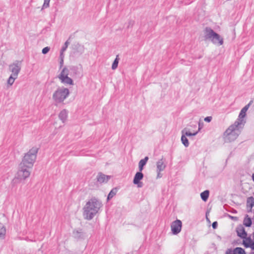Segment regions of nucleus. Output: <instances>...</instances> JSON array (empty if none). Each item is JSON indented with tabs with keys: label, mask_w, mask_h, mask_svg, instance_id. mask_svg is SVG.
<instances>
[{
	"label": "nucleus",
	"mask_w": 254,
	"mask_h": 254,
	"mask_svg": "<svg viewBox=\"0 0 254 254\" xmlns=\"http://www.w3.org/2000/svg\"><path fill=\"white\" fill-rule=\"evenodd\" d=\"M212 120V117H207L206 118H205L204 119V121L207 122H210Z\"/></svg>",
	"instance_id": "2f4dec72"
},
{
	"label": "nucleus",
	"mask_w": 254,
	"mask_h": 254,
	"mask_svg": "<svg viewBox=\"0 0 254 254\" xmlns=\"http://www.w3.org/2000/svg\"><path fill=\"white\" fill-rule=\"evenodd\" d=\"M101 201L94 197L89 199L83 207V216L87 220H91L102 207Z\"/></svg>",
	"instance_id": "f03ea898"
},
{
	"label": "nucleus",
	"mask_w": 254,
	"mask_h": 254,
	"mask_svg": "<svg viewBox=\"0 0 254 254\" xmlns=\"http://www.w3.org/2000/svg\"><path fill=\"white\" fill-rule=\"evenodd\" d=\"M181 140L182 141V143L184 144V145L185 146H186V147L188 146L189 143L188 139L187 138V137H186V136L185 135H184V134L182 135V137H181Z\"/></svg>",
	"instance_id": "b1692460"
},
{
	"label": "nucleus",
	"mask_w": 254,
	"mask_h": 254,
	"mask_svg": "<svg viewBox=\"0 0 254 254\" xmlns=\"http://www.w3.org/2000/svg\"><path fill=\"white\" fill-rule=\"evenodd\" d=\"M238 125L230 126L224 133V137L226 142H230L235 140L240 132Z\"/></svg>",
	"instance_id": "7ed1b4c3"
},
{
	"label": "nucleus",
	"mask_w": 254,
	"mask_h": 254,
	"mask_svg": "<svg viewBox=\"0 0 254 254\" xmlns=\"http://www.w3.org/2000/svg\"><path fill=\"white\" fill-rule=\"evenodd\" d=\"M237 235L242 239H245L247 240V233L244 227L242 225H239L236 228Z\"/></svg>",
	"instance_id": "6e6552de"
},
{
	"label": "nucleus",
	"mask_w": 254,
	"mask_h": 254,
	"mask_svg": "<svg viewBox=\"0 0 254 254\" xmlns=\"http://www.w3.org/2000/svg\"><path fill=\"white\" fill-rule=\"evenodd\" d=\"M68 71L67 69L64 68L60 74L59 78L62 83L66 84L72 85L73 81L68 76Z\"/></svg>",
	"instance_id": "423d86ee"
},
{
	"label": "nucleus",
	"mask_w": 254,
	"mask_h": 254,
	"mask_svg": "<svg viewBox=\"0 0 254 254\" xmlns=\"http://www.w3.org/2000/svg\"><path fill=\"white\" fill-rule=\"evenodd\" d=\"M252 222L251 218L249 217L248 215H246L243 221V224L246 227H250L252 225Z\"/></svg>",
	"instance_id": "dca6fc26"
},
{
	"label": "nucleus",
	"mask_w": 254,
	"mask_h": 254,
	"mask_svg": "<svg viewBox=\"0 0 254 254\" xmlns=\"http://www.w3.org/2000/svg\"><path fill=\"white\" fill-rule=\"evenodd\" d=\"M252 176L253 180L254 182V176Z\"/></svg>",
	"instance_id": "f704fd0d"
},
{
	"label": "nucleus",
	"mask_w": 254,
	"mask_h": 254,
	"mask_svg": "<svg viewBox=\"0 0 254 254\" xmlns=\"http://www.w3.org/2000/svg\"><path fill=\"white\" fill-rule=\"evenodd\" d=\"M17 77H15L14 76H13V75H11L9 78H8V81H7V83L9 85H11L14 81V80Z\"/></svg>",
	"instance_id": "393cba45"
},
{
	"label": "nucleus",
	"mask_w": 254,
	"mask_h": 254,
	"mask_svg": "<svg viewBox=\"0 0 254 254\" xmlns=\"http://www.w3.org/2000/svg\"><path fill=\"white\" fill-rule=\"evenodd\" d=\"M144 176H134L133 181L134 184L136 185L138 188H142L143 184L140 181L143 179Z\"/></svg>",
	"instance_id": "1a4fd4ad"
},
{
	"label": "nucleus",
	"mask_w": 254,
	"mask_h": 254,
	"mask_svg": "<svg viewBox=\"0 0 254 254\" xmlns=\"http://www.w3.org/2000/svg\"><path fill=\"white\" fill-rule=\"evenodd\" d=\"M233 252L235 254H246L245 250L242 248L237 247L235 248Z\"/></svg>",
	"instance_id": "5701e85b"
},
{
	"label": "nucleus",
	"mask_w": 254,
	"mask_h": 254,
	"mask_svg": "<svg viewBox=\"0 0 254 254\" xmlns=\"http://www.w3.org/2000/svg\"><path fill=\"white\" fill-rule=\"evenodd\" d=\"M254 206V198L253 196L249 197L247 199V207L250 209L248 212H252V208Z\"/></svg>",
	"instance_id": "f8f14e48"
},
{
	"label": "nucleus",
	"mask_w": 254,
	"mask_h": 254,
	"mask_svg": "<svg viewBox=\"0 0 254 254\" xmlns=\"http://www.w3.org/2000/svg\"><path fill=\"white\" fill-rule=\"evenodd\" d=\"M69 91L66 88L58 89L53 94V98L57 103H61L68 96Z\"/></svg>",
	"instance_id": "39448f33"
},
{
	"label": "nucleus",
	"mask_w": 254,
	"mask_h": 254,
	"mask_svg": "<svg viewBox=\"0 0 254 254\" xmlns=\"http://www.w3.org/2000/svg\"><path fill=\"white\" fill-rule=\"evenodd\" d=\"M118 56H117V58L115 60V61L112 64V68L113 69H115L118 66V63H119V60L118 59Z\"/></svg>",
	"instance_id": "a878e982"
},
{
	"label": "nucleus",
	"mask_w": 254,
	"mask_h": 254,
	"mask_svg": "<svg viewBox=\"0 0 254 254\" xmlns=\"http://www.w3.org/2000/svg\"><path fill=\"white\" fill-rule=\"evenodd\" d=\"M6 233L5 228L4 225L0 222V238L4 237Z\"/></svg>",
	"instance_id": "4be33fe9"
},
{
	"label": "nucleus",
	"mask_w": 254,
	"mask_h": 254,
	"mask_svg": "<svg viewBox=\"0 0 254 254\" xmlns=\"http://www.w3.org/2000/svg\"><path fill=\"white\" fill-rule=\"evenodd\" d=\"M161 176L158 175L157 178H160Z\"/></svg>",
	"instance_id": "c9c22d12"
},
{
	"label": "nucleus",
	"mask_w": 254,
	"mask_h": 254,
	"mask_svg": "<svg viewBox=\"0 0 254 254\" xmlns=\"http://www.w3.org/2000/svg\"><path fill=\"white\" fill-rule=\"evenodd\" d=\"M28 176H17L12 180V183L13 184L19 183L21 182L22 180H25Z\"/></svg>",
	"instance_id": "2eb2a0df"
},
{
	"label": "nucleus",
	"mask_w": 254,
	"mask_h": 254,
	"mask_svg": "<svg viewBox=\"0 0 254 254\" xmlns=\"http://www.w3.org/2000/svg\"><path fill=\"white\" fill-rule=\"evenodd\" d=\"M49 50L50 48L48 47H46L42 50V53L44 54H46L49 51Z\"/></svg>",
	"instance_id": "c85d7f7f"
},
{
	"label": "nucleus",
	"mask_w": 254,
	"mask_h": 254,
	"mask_svg": "<svg viewBox=\"0 0 254 254\" xmlns=\"http://www.w3.org/2000/svg\"><path fill=\"white\" fill-rule=\"evenodd\" d=\"M60 117H61V116H65V117H66V114L65 112H62L60 113Z\"/></svg>",
	"instance_id": "72a5a7b5"
},
{
	"label": "nucleus",
	"mask_w": 254,
	"mask_h": 254,
	"mask_svg": "<svg viewBox=\"0 0 254 254\" xmlns=\"http://www.w3.org/2000/svg\"><path fill=\"white\" fill-rule=\"evenodd\" d=\"M38 148L33 147L25 154L19 165V170L23 174H30L36 158Z\"/></svg>",
	"instance_id": "f257e3e1"
},
{
	"label": "nucleus",
	"mask_w": 254,
	"mask_h": 254,
	"mask_svg": "<svg viewBox=\"0 0 254 254\" xmlns=\"http://www.w3.org/2000/svg\"><path fill=\"white\" fill-rule=\"evenodd\" d=\"M182 221L178 219L173 221L171 225V231L174 235H177L179 234L182 230Z\"/></svg>",
	"instance_id": "0eeeda50"
},
{
	"label": "nucleus",
	"mask_w": 254,
	"mask_h": 254,
	"mask_svg": "<svg viewBox=\"0 0 254 254\" xmlns=\"http://www.w3.org/2000/svg\"><path fill=\"white\" fill-rule=\"evenodd\" d=\"M9 68H10V70L13 73L12 75H13V76H14L15 77H17V74L20 70V68L18 66V65L16 64H13L10 66Z\"/></svg>",
	"instance_id": "ddd939ff"
},
{
	"label": "nucleus",
	"mask_w": 254,
	"mask_h": 254,
	"mask_svg": "<svg viewBox=\"0 0 254 254\" xmlns=\"http://www.w3.org/2000/svg\"><path fill=\"white\" fill-rule=\"evenodd\" d=\"M118 190V189L117 188H113L109 192L107 197V199L110 200L116 194Z\"/></svg>",
	"instance_id": "6ab92c4d"
},
{
	"label": "nucleus",
	"mask_w": 254,
	"mask_h": 254,
	"mask_svg": "<svg viewBox=\"0 0 254 254\" xmlns=\"http://www.w3.org/2000/svg\"><path fill=\"white\" fill-rule=\"evenodd\" d=\"M226 254H235L231 249H228L226 252Z\"/></svg>",
	"instance_id": "473e14b6"
},
{
	"label": "nucleus",
	"mask_w": 254,
	"mask_h": 254,
	"mask_svg": "<svg viewBox=\"0 0 254 254\" xmlns=\"http://www.w3.org/2000/svg\"><path fill=\"white\" fill-rule=\"evenodd\" d=\"M249 243L244 242V246L246 248L251 247L252 249L254 250V242L252 240L250 237L247 238V240Z\"/></svg>",
	"instance_id": "f3484780"
},
{
	"label": "nucleus",
	"mask_w": 254,
	"mask_h": 254,
	"mask_svg": "<svg viewBox=\"0 0 254 254\" xmlns=\"http://www.w3.org/2000/svg\"><path fill=\"white\" fill-rule=\"evenodd\" d=\"M218 223L217 221L213 222L212 224V227L214 229H215L217 228Z\"/></svg>",
	"instance_id": "c756f323"
},
{
	"label": "nucleus",
	"mask_w": 254,
	"mask_h": 254,
	"mask_svg": "<svg viewBox=\"0 0 254 254\" xmlns=\"http://www.w3.org/2000/svg\"><path fill=\"white\" fill-rule=\"evenodd\" d=\"M110 177L111 176H99L97 178V182L100 184L107 183L110 179Z\"/></svg>",
	"instance_id": "4468645a"
},
{
	"label": "nucleus",
	"mask_w": 254,
	"mask_h": 254,
	"mask_svg": "<svg viewBox=\"0 0 254 254\" xmlns=\"http://www.w3.org/2000/svg\"><path fill=\"white\" fill-rule=\"evenodd\" d=\"M197 131H195L193 133H191L188 131L186 129L183 130V133H185L187 136L195 135L197 133Z\"/></svg>",
	"instance_id": "bb28decb"
},
{
	"label": "nucleus",
	"mask_w": 254,
	"mask_h": 254,
	"mask_svg": "<svg viewBox=\"0 0 254 254\" xmlns=\"http://www.w3.org/2000/svg\"><path fill=\"white\" fill-rule=\"evenodd\" d=\"M148 160V157H145L143 159H141L139 162V172H137L135 175H143L141 172L143 169V166L146 164Z\"/></svg>",
	"instance_id": "9d476101"
},
{
	"label": "nucleus",
	"mask_w": 254,
	"mask_h": 254,
	"mask_svg": "<svg viewBox=\"0 0 254 254\" xmlns=\"http://www.w3.org/2000/svg\"><path fill=\"white\" fill-rule=\"evenodd\" d=\"M73 234L74 238L76 240L83 239L84 238V234L81 229L74 231Z\"/></svg>",
	"instance_id": "9b49d317"
},
{
	"label": "nucleus",
	"mask_w": 254,
	"mask_h": 254,
	"mask_svg": "<svg viewBox=\"0 0 254 254\" xmlns=\"http://www.w3.org/2000/svg\"><path fill=\"white\" fill-rule=\"evenodd\" d=\"M50 0H44V3L43 4V7L46 8L49 6V2Z\"/></svg>",
	"instance_id": "cd10ccee"
},
{
	"label": "nucleus",
	"mask_w": 254,
	"mask_h": 254,
	"mask_svg": "<svg viewBox=\"0 0 254 254\" xmlns=\"http://www.w3.org/2000/svg\"><path fill=\"white\" fill-rule=\"evenodd\" d=\"M157 167L159 171H162L165 168V165L162 160H159L157 163Z\"/></svg>",
	"instance_id": "412c9836"
},
{
	"label": "nucleus",
	"mask_w": 254,
	"mask_h": 254,
	"mask_svg": "<svg viewBox=\"0 0 254 254\" xmlns=\"http://www.w3.org/2000/svg\"><path fill=\"white\" fill-rule=\"evenodd\" d=\"M229 217L232 220H234V221H237L238 218L236 216H231V215H229Z\"/></svg>",
	"instance_id": "7c9ffc66"
},
{
	"label": "nucleus",
	"mask_w": 254,
	"mask_h": 254,
	"mask_svg": "<svg viewBox=\"0 0 254 254\" xmlns=\"http://www.w3.org/2000/svg\"><path fill=\"white\" fill-rule=\"evenodd\" d=\"M205 37L206 39L211 40L212 42L219 46L222 45L223 43V38L221 36L213 31L210 28H206L204 31Z\"/></svg>",
	"instance_id": "20e7f679"
},
{
	"label": "nucleus",
	"mask_w": 254,
	"mask_h": 254,
	"mask_svg": "<svg viewBox=\"0 0 254 254\" xmlns=\"http://www.w3.org/2000/svg\"><path fill=\"white\" fill-rule=\"evenodd\" d=\"M209 191L206 190L200 193L201 198L202 200L206 201L209 197Z\"/></svg>",
	"instance_id": "aec40b11"
},
{
	"label": "nucleus",
	"mask_w": 254,
	"mask_h": 254,
	"mask_svg": "<svg viewBox=\"0 0 254 254\" xmlns=\"http://www.w3.org/2000/svg\"><path fill=\"white\" fill-rule=\"evenodd\" d=\"M249 104L246 105L245 107H244L242 110L241 111V112L239 114V118L241 119L244 118L246 115V112L248 111L249 107Z\"/></svg>",
	"instance_id": "a211bd4d"
}]
</instances>
